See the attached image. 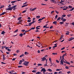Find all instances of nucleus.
Segmentation results:
<instances>
[{
	"mask_svg": "<svg viewBox=\"0 0 74 74\" xmlns=\"http://www.w3.org/2000/svg\"><path fill=\"white\" fill-rule=\"evenodd\" d=\"M32 73H35L37 72L36 71V70L32 71Z\"/></svg>",
	"mask_w": 74,
	"mask_h": 74,
	"instance_id": "obj_29",
	"label": "nucleus"
},
{
	"mask_svg": "<svg viewBox=\"0 0 74 74\" xmlns=\"http://www.w3.org/2000/svg\"><path fill=\"white\" fill-rule=\"evenodd\" d=\"M68 8H69V7H66V8L63 9V10H66Z\"/></svg>",
	"mask_w": 74,
	"mask_h": 74,
	"instance_id": "obj_21",
	"label": "nucleus"
},
{
	"mask_svg": "<svg viewBox=\"0 0 74 74\" xmlns=\"http://www.w3.org/2000/svg\"><path fill=\"white\" fill-rule=\"evenodd\" d=\"M67 73L68 74H70V73H71V72H70V71H69L67 72Z\"/></svg>",
	"mask_w": 74,
	"mask_h": 74,
	"instance_id": "obj_58",
	"label": "nucleus"
},
{
	"mask_svg": "<svg viewBox=\"0 0 74 74\" xmlns=\"http://www.w3.org/2000/svg\"><path fill=\"white\" fill-rule=\"evenodd\" d=\"M27 4V2H25V3L23 4V5H25V4Z\"/></svg>",
	"mask_w": 74,
	"mask_h": 74,
	"instance_id": "obj_41",
	"label": "nucleus"
},
{
	"mask_svg": "<svg viewBox=\"0 0 74 74\" xmlns=\"http://www.w3.org/2000/svg\"><path fill=\"white\" fill-rule=\"evenodd\" d=\"M21 18H22V17H20L18 18V20H20V19H21Z\"/></svg>",
	"mask_w": 74,
	"mask_h": 74,
	"instance_id": "obj_34",
	"label": "nucleus"
},
{
	"mask_svg": "<svg viewBox=\"0 0 74 74\" xmlns=\"http://www.w3.org/2000/svg\"><path fill=\"white\" fill-rule=\"evenodd\" d=\"M62 73V71H60L58 72V74H61Z\"/></svg>",
	"mask_w": 74,
	"mask_h": 74,
	"instance_id": "obj_56",
	"label": "nucleus"
},
{
	"mask_svg": "<svg viewBox=\"0 0 74 74\" xmlns=\"http://www.w3.org/2000/svg\"><path fill=\"white\" fill-rule=\"evenodd\" d=\"M9 73L11 74H14V73L11 72H9Z\"/></svg>",
	"mask_w": 74,
	"mask_h": 74,
	"instance_id": "obj_35",
	"label": "nucleus"
},
{
	"mask_svg": "<svg viewBox=\"0 0 74 74\" xmlns=\"http://www.w3.org/2000/svg\"><path fill=\"white\" fill-rule=\"evenodd\" d=\"M53 24H54L56 25L57 24V22L56 21H54L53 23Z\"/></svg>",
	"mask_w": 74,
	"mask_h": 74,
	"instance_id": "obj_12",
	"label": "nucleus"
},
{
	"mask_svg": "<svg viewBox=\"0 0 74 74\" xmlns=\"http://www.w3.org/2000/svg\"><path fill=\"white\" fill-rule=\"evenodd\" d=\"M6 53H7V55H9V54L10 53V52H6Z\"/></svg>",
	"mask_w": 74,
	"mask_h": 74,
	"instance_id": "obj_55",
	"label": "nucleus"
},
{
	"mask_svg": "<svg viewBox=\"0 0 74 74\" xmlns=\"http://www.w3.org/2000/svg\"><path fill=\"white\" fill-rule=\"evenodd\" d=\"M32 23L31 22L29 23L28 26H31L32 25Z\"/></svg>",
	"mask_w": 74,
	"mask_h": 74,
	"instance_id": "obj_27",
	"label": "nucleus"
},
{
	"mask_svg": "<svg viewBox=\"0 0 74 74\" xmlns=\"http://www.w3.org/2000/svg\"><path fill=\"white\" fill-rule=\"evenodd\" d=\"M49 61H50V62H52L51 58H49Z\"/></svg>",
	"mask_w": 74,
	"mask_h": 74,
	"instance_id": "obj_61",
	"label": "nucleus"
},
{
	"mask_svg": "<svg viewBox=\"0 0 74 74\" xmlns=\"http://www.w3.org/2000/svg\"><path fill=\"white\" fill-rule=\"evenodd\" d=\"M26 12V10H24L22 12V13H25V12Z\"/></svg>",
	"mask_w": 74,
	"mask_h": 74,
	"instance_id": "obj_50",
	"label": "nucleus"
},
{
	"mask_svg": "<svg viewBox=\"0 0 74 74\" xmlns=\"http://www.w3.org/2000/svg\"><path fill=\"white\" fill-rule=\"evenodd\" d=\"M35 29V27H33L30 29V30H33Z\"/></svg>",
	"mask_w": 74,
	"mask_h": 74,
	"instance_id": "obj_31",
	"label": "nucleus"
},
{
	"mask_svg": "<svg viewBox=\"0 0 74 74\" xmlns=\"http://www.w3.org/2000/svg\"><path fill=\"white\" fill-rule=\"evenodd\" d=\"M47 24H46L44 26H43V28H46V27H47Z\"/></svg>",
	"mask_w": 74,
	"mask_h": 74,
	"instance_id": "obj_40",
	"label": "nucleus"
},
{
	"mask_svg": "<svg viewBox=\"0 0 74 74\" xmlns=\"http://www.w3.org/2000/svg\"><path fill=\"white\" fill-rule=\"evenodd\" d=\"M22 63V61L20 60L19 62V64H21Z\"/></svg>",
	"mask_w": 74,
	"mask_h": 74,
	"instance_id": "obj_13",
	"label": "nucleus"
},
{
	"mask_svg": "<svg viewBox=\"0 0 74 74\" xmlns=\"http://www.w3.org/2000/svg\"><path fill=\"white\" fill-rule=\"evenodd\" d=\"M66 54H64L63 55V56L62 57V60H64V56H66Z\"/></svg>",
	"mask_w": 74,
	"mask_h": 74,
	"instance_id": "obj_16",
	"label": "nucleus"
},
{
	"mask_svg": "<svg viewBox=\"0 0 74 74\" xmlns=\"http://www.w3.org/2000/svg\"><path fill=\"white\" fill-rule=\"evenodd\" d=\"M62 59H63V58H62ZM60 60H61V61H60V62L61 63V64H63V62H64V60H62V57H61V56H60V57L59 61H60Z\"/></svg>",
	"mask_w": 74,
	"mask_h": 74,
	"instance_id": "obj_1",
	"label": "nucleus"
},
{
	"mask_svg": "<svg viewBox=\"0 0 74 74\" xmlns=\"http://www.w3.org/2000/svg\"><path fill=\"white\" fill-rule=\"evenodd\" d=\"M55 12L56 13H57L58 14H59V12L56 10L55 11Z\"/></svg>",
	"mask_w": 74,
	"mask_h": 74,
	"instance_id": "obj_60",
	"label": "nucleus"
},
{
	"mask_svg": "<svg viewBox=\"0 0 74 74\" xmlns=\"http://www.w3.org/2000/svg\"><path fill=\"white\" fill-rule=\"evenodd\" d=\"M16 1H12L11 2V3H16Z\"/></svg>",
	"mask_w": 74,
	"mask_h": 74,
	"instance_id": "obj_17",
	"label": "nucleus"
},
{
	"mask_svg": "<svg viewBox=\"0 0 74 74\" xmlns=\"http://www.w3.org/2000/svg\"><path fill=\"white\" fill-rule=\"evenodd\" d=\"M16 6H17L16 5H15L14 6H13L12 8V9H13L14 8H16L15 7H16Z\"/></svg>",
	"mask_w": 74,
	"mask_h": 74,
	"instance_id": "obj_24",
	"label": "nucleus"
},
{
	"mask_svg": "<svg viewBox=\"0 0 74 74\" xmlns=\"http://www.w3.org/2000/svg\"><path fill=\"white\" fill-rule=\"evenodd\" d=\"M41 72H42V71H46V70L45 69V68H42L41 70Z\"/></svg>",
	"mask_w": 74,
	"mask_h": 74,
	"instance_id": "obj_8",
	"label": "nucleus"
},
{
	"mask_svg": "<svg viewBox=\"0 0 74 74\" xmlns=\"http://www.w3.org/2000/svg\"><path fill=\"white\" fill-rule=\"evenodd\" d=\"M23 67V66H18V68H20L21 67Z\"/></svg>",
	"mask_w": 74,
	"mask_h": 74,
	"instance_id": "obj_44",
	"label": "nucleus"
},
{
	"mask_svg": "<svg viewBox=\"0 0 74 74\" xmlns=\"http://www.w3.org/2000/svg\"><path fill=\"white\" fill-rule=\"evenodd\" d=\"M66 15H62V17H65Z\"/></svg>",
	"mask_w": 74,
	"mask_h": 74,
	"instance_id": "obj_59",
	"label": "nucleus"
},
{
	"mask_svg": "<svg viewBox=\"0 0 74 74\" xmlns=\"http://www.w3.org/2000/svg\"><path fill=\"white\" fill-rule=\"evenodd\" d=\"M58 73L57 72H55L54 73V74H57Z\"/></svg>",
	"mask_w": 74,
	"mask_h": 74,
	"instance_id": "obj_63",
	"label": "nucleus"
},
{
	"mask_svg": "<svg viewBox=\"0 0 74 74\" xmlns=\"http://www.w3.org/2000/svg\"><path fill=\"white\" fill-rule=\"evenodd\" d=\"M50 1L52 3H55V1L54 0H50Z\"/></svg>",
	"mask_w": 74,
	"mask_h": 74,
	"instance_id": "obj_19",
	"label": "nucleus"
},
{
	"mask_svg": "<svg viewBox=\"0 0 74 74\" xmlns=\"http://www.w3.org/2000/svg\"><path fill=\"white\" fill-rule=\"evenodd\" d=\"M36 18H37V19H38L40 18V16H36Z\"/></svg>",
	"mask_w": 74,
	"mask_h": 74,
	"instance_id": "obj_23",
	"label": "nucleus"
},
{
	"mask_svg": "<svg viewBox=\"0 0 74 74\" xmlns=\"http://www.w3.org/2000/svg\"><path fill=\"white\" fill-rule=\"evenodd\" d=\"M19 36H20V37H22L23 36V34L22 33H21L19 35Z\"/></svg>",
	"mask_w": 74,
	"mask_h": 74,
	"instance_id": "obj_22",
	"label": "nucleus"
},
{
	"mask_svg": "<svg viewBox=\"0 0 74 74\" xmlns=\"http://www.w3.org/2000/svg\"><path fill=\"white\" fill-rule=\"evenodd\" d=\"M19 22H22V20H20L18 21Z\"/></svg>",
	"mask_w": 74,
	"mask_h": 74,
	"instance_id": "obj_53",
	"label": "nucleus"
},
{
	"mask_svg": "<svg viewBox=\"0 0 74 74\" xmlns=\"http://www.w3.org/2000/svg\"><path fill=\"white\" fill-rule=\"evenodd\" d=\"M52 55H57V53H52Z\"/></svg>",
	"mask_w": 74,
	"mask_h": 74,
	"instance_id": "obj_30",
	"label": "nucleus"
},
{
	"mask_svg": "<svg viewBox=\"0 0 74 74\" xmlns=\"http://www.w3.org/2000/svg\"><path fill=\"white\" fill-rule=\"evenodd\" d=\"M35 22H36V21L33 20V22H32V23L33 24V23H35Z\"/></svg>",
	"mask_w": 74,
	"mask_h": 74,
	"instance_id": "obj_42",
	"label": "nucleus"
},
{
	"mask_svg": "<svg viewBox=\"0 0 74 74\" xmlns=\"http://www.w3.org/2000/svg\"><path fill=\"white\" fill-rule=\"evenodd\" d=\"M63 35H62L61 36V37L60 39V40H62V38H63Z\"/></svg>",
	"mask_w": 74,
	"mask_h": 74,
	"instance_id": "obj_26",
	"label": "nucleus"
},
{
	"mask_svg": "<svg viewBox=\"0 0 74 74\" xmlns=\"http://www.w3.org/2000/svg\"><path fill=\"white\" fill-rule=\"evenodd\" d=\"M5 32L4 31H3L2 32L1 34H3V35H4V34H5Z\"/></svg>",
	"mask_w": 74,
	"mask_h": 74,
	"instance_id": "obj_10",
	"label": "nucleus"
},
{
	"mask_svg": "<svg viewBox=\"0 0 74 74\" xmlns=\"http://www.w3.org/2000/svg\"><path fill=\"white\" fill-rule=\"evenodd\" d=\"M25 29H23L21 30V32H25Z\"/></svg>",
	"mask_w": 74,
	"mask_h": 74,
	"instance_id": "obj_57",
	"label": "nucleus"
},
{
	"mask_svg": "<svg viewBox=\"0 0 74 74\" xmlns=\"http://www.w3.org/2000/svg\"><path fill=\"white\" fill-rule=\"evenodd\" d=\"M31 22V20H27L28 22Z\"/></svg>",
	"mask_w": 74,
	"mask_h": 74,
	"instance_id": "obj_46",
	"label": "nucleus"
},
{
	"mask_svg": "<svg viewBox=\"0 0 74 74\" xmlns=\"http://www.w3.org/2000/svg\"><path fill=\"white\" fill-rule=\"evenodd\" d=\"M65 69H69V67L67 66H66Z\"/></svg>",
	"mask_w": 74,
	"mask_h": 74,
	"instance_id": "obj_43",
	"label": "nucleus"
},
{
	"mask_svg": "<svg viewBox=\"0 0 74 74\" xmlns=\"http://www.w3.org/2000/svg\"><path fill=\"white\" fill-rule=\"evenodd\" d=\"M29 63V62H28L25 61L24 63H23L24 65L26 66H28V64Z\"/></svg>",
	"mask_w": 74,
	"mask_h": 74,
	"instance_id": "obj_2",
	"label": "nucleus"
},
{
	"mask_svg": "<svg viewBox=\"0 0 74 74\" xmlns=\"http://www.w3.org/2000/svg\"><path fill=\"white\" fill-rule=\"evenodd\" d=\"M42 61H45V60H46V58H45V57H43V58H42Z\"/></svg>",
	"mask_w": 74,
	"mask_h": 74,
	"instance_id": "obj_11",
	"label": "nucleus"
},
{
	"mask_svg": "<svg viewBox=\"0 0 74 74\" xmlns=\"http://www.w3.org/2000/svg\"><path fill=\"white\" fill-rule=\"evenodd\" d=\"M24 53L26 55H29V53L27 52H25Z\"/></svg>",
	"mask_w": 74,
	"mask_h": 74,
	"instance_id": "obj_14",
	"label": "nucleus"
},
{
	"mask_svg": "<svg viewBox=\"0 0 74 74\" xmlns=\"http://www.w3.org/2000/svg\"><path fill=\"white\" fill-rule=\"evenodd\" d=\"M69 8H72V6H71L69 5Z\"/></svg>",
	"mask_w": 74,
	"mask_h": 74,
	"instance_id": "obj_49",
	"label": "nucleus"
},
{
	"mask_svg": "<svg viewBox=\"0 0 74 74\" xmlns=\"http://www.w3.org/2000/svg\"><path fill=\"white\" fill-rule=\"evenodd\" d=\"M65 48V47H64L63 48L61 49V50H63Z\"/></svg>",
	"mask_w": 74,
	"mask_h": 74,
	"instance_id": "obj_51",
	"label": "nucleus"
},
{
	"mask_svg": "<svg viewBox=\"0 0 74 74\" xmlns=\"http://www.w3.org/2000/svg\"><path fill=\"white\" fill-rule=\"evenodd\" d=\"M36 74H40V72H37V73H36Z\"/></svg>",
	"mask_w": 74,
	"mask_h": 74,
	"instance_id": "obj_47",
	"label": "nucleus"
},
{
	"mask_svg": "<svg viewBox=\"0 0 74 74\" xmlns=\"http://www.w3.org/2000/svg\"><path fill=\"white\" fill-rule=\"evenodd\" d=\"M48 71H49L51 72L52 71L51 69H48Z\"/></svg>",
	"mask_w": 74,
	"mask_h": 74,
	"instance_id": "obj_37",
	"label": "nucleus"
},
{
	"mask_svg": "<svg viewBox=\"0 0 74 74\" xmlns=\"http://www.w3.org/2000/svg\"><path fill=\"white\" fill-rule=\"evenodd\" d=\"M28 5V4H27L26 5H23L21 6L22 8H23V7H27Z\"/></svg>",
	"mask_w": 74,
	"mask_h": 74,
	"instance_id": "obj_9",
	"label": "nucleus"
},
{
	"mask_svg": "<svg viewBox=\"0 0 74 74\" xmlns=\"http://www.w3.org/2000/svg\"><path fill=\"white\" fill-rule=\"evenodd\" d=\"M1 63H2V64H5V63L3 62H1Z\"/></svg>",
	"mask_w": 74,
	"mask_h": 74,
	"instance_id": "obj_62",
	"label": "nucleus"
},
{
	"mask_svg": "<svg viewBox=\"0 0 74 74\" xmlns=\"http://www.w3.org/2000/svg\"><path fill=\"white\" fill-rule=\"evenodd\" d=\"M37 9V8H34L33 9H32V8H30L29 9V11H35Z\"/></svg>",
	"mask_w": 74,
	"mask_h": 74,
	"instance_id": "obj_3",
	"label": "nucleus"
},
{
	"mask_svg": "<svg viewBox=\"0 0 74 74\" xmlns=\"http://www.w3.org/2000/svg\"><path fill=\"white\" fill-rule=\"evenodd\" d=\"M19 51H20L19 50H18L17 51H16V53H18Z\"/></svg>",
	"mask_w": 74,
	"mask_h": 74,
	"instance_id": "obj_54",
	"label": "nucleus"
},
{
	"mask_svg": "<svg viewBox=\"0 0 74 74\" xmlns=\"http://www.w3.org/2000/svg\"><path fill=\"white\" fill-rule=\"evenodd\" d=\"M65 61H64V63H66V64H70V62H67V61H66V60L64 59Z\"/></svg>",
	"mask_w": 74,
	"mask_h": 74,
	"instance_id": "obj_7",
	"label": "nucleus"
},
{
	"mask_svg": "<svg viewBox=\"0 0 74 74\" xmlns=\"http://www.w3.org/2000/svg\"><path fill=\"white\" fill-rule=\"evenodd\" d=\"M60 25H62V24H63V23H63V22H60Z\"/></svg>",
	"mask_w": 74,
	"mask_h": 74,
	"instance_id": "obj_38",
	"label": "nucleus"
},
{
	"mask_svg": "<svg viewBox=\"0 0 74 74\" xmlns=\"http://www.w3.org/2000/svg\"><path fill=\"white\" fill-rule=\"evenodd\" d=\"M67 16L68 17H70V16H71V14H69L67 15Z\"/></svg>",
	"mask_w": 74,
	"mask_h": 74,
	"instance_id": "obj_25",
	"label": "nucleus"
},
{
	"mask_svg": "<svg viewBox=\"0 0 74 74\" xmlns=\"http://www.w3.org/2000/svg\"><path fill=\"white\" fill-rule=\"evenodd\" d=\"M23 56H24V55L22 54V55L20 56V58H21V57Z\"/></svg>",
	"mask_w": 74,
	"mask_h": 74,
	"instance_id": "obj_45",
	"label": "nucleus"
},
{
	"mask_svg": "<svg viewBox=\"0 0 74 74\" xmlns=\"http://www.w3.org/2000/svg\"><path fill=\"white\" fill-rule=\"evenodd\" d=\"M18 29H17L16 30H15L14 32V33H16V32H18Z\"/></svg>",
	"mask_w": 74,
	"mask_h": 74,
	"instance_id": "obj_32",
	"label": "nucleus"
},
{
	"mask_svg": "<svg viewBox=\"0 0 74 74\" xmlns=\"http://www.w3.org/2000/svg\"><path fill=\"white\" fill-rule=\"evenodd\" d=\"M6 10L7 11H11L12 10V7H9L8 8L6 9Z\"/></svg>",
	"mask_w": 74,
	"mask_h": 74,
	"instance_id": "obj_4",
	"label": "nucleus"
},
{
	"mask_svg": "<svg viewBox=\"0 0 74 74\" xmlns=\"http://www.w3.org/2000/svg\"><path fill=\"white\" fill-rule=\"evenodd\" d=\"M62 70V69H57L56 70V71H61V70Z\"/></svg>",
	"mask_w": 74,
	"mask_h": 74,
	"instance_id": "obj_15",
	"label": "nucleus"
},
{
	"mask_svg": "<svg viewBox=\"0 0 74 74\" xmlns=\"http://www.w3.org/2000/svg\"><path fill=\"white\" fill-rule=\"evenodd\" d=\"M42 65L41 64H38V66H42Z\"/></svg>",
	"mask_w": 74,
	"mask_h": 74,
	"instance_id": "obj_28",
	"label": "nucleus"
},
{
	"mask_svg": "<svg viewBox=\"0 0 74 74\" xmlns=\"http://www.w3.org/2000/svg\"><path fill=\"white\" fill-rule=\"evenodd\" d=\"M62 21V22H65V21H66V19L65 18Z\"/></svg>",
	"mask_w": 74,
	"mask_h": 74,
	"instance_id": "obj_20",
	"label": "nucleus"
},
{
	"mask_svg": "<svg viewBox=\"0 0 74 74\" xmlns=\"http://www.w3.org/2000/svg\"><path fill=\"white\" fill-rule=\"evenodd\" d=\"M36 46H37V47H40L41 46V45H41V43L38 42V45L37 44H36Z\"/></svg>",
	"mask_w": 74,
	"mask_h": 74,
	"instance_id": "obj_5",
	"label": "nucleus"
},
{
	"mask_svg": "<svg viewBox=\"0 0 74 74\" xmlns=\"http://www.w3.org/2000/svg\"><path fill=\"white\" fill-rule=\"evenodd\" d=\"M73 10H74V8H72L71 9L69 10V11H73Z\"/></svg>",
	"mask_w": 74,
	"mask_h": 74,
	"instance_id": "obj_33",
	"label": "nucleus"
},
{
	"mask_svg": "<svg viewBox=\"0 0 74 74\" xmlns=\"http://www.w3.org/2000/svg\"><path fill=\"white\" fill-rule=\"evenodd\" d=\"M56 62L57 63H59V60H56Z\"/></svg>",
	"mask_w": 74,
	"mask_h": 74,
	"instance_id": "obj_36",
	"label": "nucleus"
},
{
	"mask_svg": "<svg viewBox=\"0 0 74 74\" xmlns=\"http://www.w3.org/2000/svg\"><path fill=\"white\" fill-rule=\"evenodd\" d=\"M8 48H10V47H6L5 48V49H8Z\"/></svg>",
	"mask_w": 74,
	"mask_h": 74,
	"instance_id": "obj_52",
	"label": "nucleus"
},
{
	"mask_svg": "<svg viewBox=\"0 0 74 74\" xmlns=\"http://www.w3.org/2000/svg\"><path fill=\"white\" fill-rule=\"evenodd\" d=\"M60 19H61V18L60 17H59L57 19V21H59V20H60Z\"/></svg>",
	"mask_w": 74,
	"mask_h": 74,
	"instance_id": "obj_18",
	"label": "nucleus"
},
{
	"mask_svg": "<svg viewBox=\"0 0 74 74\" xmlns=\"http://www.w3.org/2000/svg\"><path fill=\"white\" fill-rule=\"evenodd\" d=\"M74 37H71L69 38V39H68V40L69 41H72L73 40H74Z\"/></svg>",
	"mask_w": 74,
	"mask_h": 74,
	"instance_id": "obj_6",
	"label": "nucleus"
},
{
	"mask_svg": "<svg viewBox=\"0 0 74 74\" xmlns=\"http://www.w3.org/2000/svg\"><path fill=\"white\" fill-rule=\"evenodd\" d=\"M4 7V5L1 6L0 7V8H3Z\"/></svg>",
	"mask_w": 74,
	"mask_h": 74,
	"instance_id": "obj_48",
	"label": "nucleus"
},
{
	"mask_svg": "<svg viewBox=\"0 0 74 74\" xmlns=\"http://www.w3.org/2000/svg\"><path fill=\"white\" fill-rule=\"evenodd\" d=\"M6 12H3L2 13V15H4V14H6Z\"/></svg>",
	"mask_w": 74,
	"mask_h": 74,
	"instance_id": "obj_39",
	"label": "nucleus"
},
{
	"mask_svg": "<svg viewBox=\"0 0 74 74\" xmlns=\"http://www.w3.org/2000/svg\"><path fill=\"white\" fill-rule=\"evenodd\" d=\"M71 24L72 25H74V22H73V23H72Z\"/></svg>",
	"mask_w": 74,
	"mask_h": 74,
	"instance_id": "obj_64",
	"label": "nucleus"
}]
</instances>
